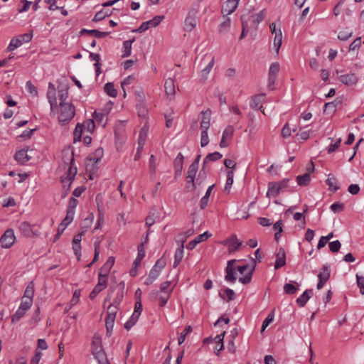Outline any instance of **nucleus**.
<instances>
[{
	"label": "nucleus",
	"mask_w": 364,
	"mask_h": 364,
	"mask_svg": "<svg viewBox=\"0 0 364 364\" xmlns=\"http://www.w3.org/2000/svg\"><path fill=\"white\" fill-rule=\"evenodd\" d=\"M156 159L154 155H151L149 158V170L151 172V175L154 176L156 173Z\"/></svg>",
	"instance_id": "nucleus-63"
},
{
	"label": "nucleus",
	"mask_w": 364,
	"mask_h": 364,
	"mask_svg": "<svg viewBox=\"0 0 364 364\" xmlns=\"http://www.w3.org/2000/svg\"><path fill=\"white\" fill-rule=\"evenodd\" d=\"M92 353L103 350L102 346V338L100 335L95 334L92 341L91 347Z\"/></svg>",
	"instance_id": "nucleus-21"
},
{
	"label": "nucleus",
	"mask_w": 364,
	"mask_h": 364,
	"mask_svg": "<svg viewBox=\"0 0 364 364\" xmlns=\"http://www.w3.org/2000/svg\"><path fill=\"white\" fill-rule=\"evenodd\" d=\"M124 297V287L117 290L116 297L114 299L112 304L119 305Z\"/></svg>",
	"instance_id": "nucleus-61"
},
{
	"label": "nucleus",
	"mask_w": 364,
	"mask_h": 364,
	"mask_svg": "<svg viewBox=\"0 0 364 364\" xmlns=\"http://www.w3.org/2000/svg\"><path fill=\"white\" fill-rule=\"evenodd\" d=\"M95 358L97 360L99 364H109L107 360L106 354L104 350L95 352L92 353Z\"/></svg>",
	"instance_id": "nucleus-42"
},
{
	"label": "nucleus",
	"mask_w": 364,
	"mask_h": 364,
	"mask_svg": "<svg viewBox=\"0 0 364 364\" xmlns=\"http://www.w3.org/2000/svg\"><path fill=\"white\" fill-rule=\"evenodd\" d=\"M74 215L75 210H67L66 216L60 223V226H62L61 232H63L65 228L73 221Z\"/></svg>",
	"instance_id": "nucleus-30"
},
{
	"label": "nucleus",
	"mask_w": 364,
	"mask_h": 364,
	"mask_svg": "<svg viewBox=\"0 0 364 364\" xmlns=\"http://www.w3.org/2000/svg\"><path fill=\"white\" fill-rule=\"evenodd\" d=\"M34 283L33 282H31L26 287L23 296L21 299V302L24 303L25 304L32 306L33 301V296H34Z\"/></svg>",
	"instance_id": "nucleus-7"
},
{
	"label": "nucleus",
	"mask_w": 364,
	"mask_h": 364,
	"mask_svg": "<svg viewBox=\"0 0 364 364\" xmlns=\"http://www.w3.org/2000/svg\"><path fill=\"white\" fill-rule=\"evenodd\" d=\"M280 70L279 64L277 62L272 63L269 69L268 75L277 77Z\"/></svg>",
	"instance_id": "nucleus-54"
},
{
	"label": "nucleus",
	"mask_w": 364,
	"mask_h": 364,
	"mask_svg": "<svg viewBox=\"0 0 364 364\" xmlns=\"http://www.w3.org/2000/svg\"><path fill=\"white\" fill-rule=\"evenodd\" d=\"M80 33L81 34L89 33L91 35H93L95 37H96L97 38H102L107 36L109 34V32H102V31H100L95 30V29L87 30L85 28H82L80 31Z\"/></svg>",
	"instance_id": "nucleus-31"
},
{
	"label": "nucleus",
	"mask_w": 364,
	"mask_h": 364,
	"mask_svg": "<svg viewBox=\"0 0 364 364\" xmlns=\"http://www.w3.org/2000/svg\"><path fill=\"white\" fill-rule=\"evenodd\" d=\"M81 124L83 126L84 131L86 130L87 132H88L90 133L93 132L95 127V121L92 119L85 121Z\"/></svg>",
	"instance_id": "nucleus-50"
},
{
	"label": "nucleus",
	"mask_w": 364,
	"mask_h": 364,
	"mask_svg": "<svg viewBox=\"0 0 364 364\" xmlns=\"http://www.w3.org/2000/svg\"><path fill=\"white\" fill-rule=\"evenodd\" d=\"M18 230L25 237H31L38 235V234H36L33 230L31 225H30L28 222L21 223L19 225Z\"/></svg>",
	"instance_id": "nucleus-16"
},
{
	"label": "nucleus",
	"mask_w": 364,
	"mask_h": 364,
	"mask_svg": "<svg viewBox=\"0 0 364 364\" xmlns=\"http://www.w3.org/2000/svg\"><path fill=\"white\" fill-rule=\"evenodd\" d=\"M200 114L203 115L200 122V129L208 130L210 125L211 114L212 112L210 109L202 111Z\"/></svg>",
	"instance_id": "nucleus-13"
},
{
	"label": "nucleus",
	"mask_w": 364,
	"mask_h": 364,
	"mask_svg": "<svg viewBox=\"0 0 364 364\" xmlns=\"http://www.w3.org/2000/svg\"><path fill=\"white\" fill-rule=\"evenodd\" d=\"M328 247L332 252H338L341 247V243L339 240H335L329 242Z\"/></svg>",
	"instance_id": "nucleus-60"
},
{
	"label": "nucleus",
	"mask_w": 364,
	"mask_h": 364,
	"mask_svg": "<svg viewBox=\"0 0 364 364\" xmlns=\"http://www.w3.org/2000/svg\"><path fill=\"white\" fill-rule=\"evenodd\" d=\"M286 264V252L283 247L279 249L276 255V261L274 264V269H278Z\"/></svg>",
	"instance_id": "nucleus-18"
},
{
	"label": "nucleus",
	"mask_w": 364,
	"mask_h": 364,
	"mask_svg": "<svg viewBox=\"0 0 364 364\" xmlns=\"http://www.w3.org/2000/svg\"><path fill=\"white\" fill-rule=\"evenodd\" d=\"M191 331H192V328H191V326H187L184 328V330L181 333V334H180V336H179V337H178V344H179V345H181V344L184 342V341H185V339H186V336H187L190 332H191Z\"/></svg>",
	"instance_id": "nucleus-56"
},
{
	"label": "nucleus",
	"mask_w": 364,
	"mask_h": 364,
	"mask_svg": "<svg viewBox=\"0 0 364 364\" xmlns=\"http://www.w3.org/2000/svg\"><path fill=\"white\" fill-rule=\"evenodd\" d=\"M265 101V94H259L252 97L250 107L253 109H258L261 104Z\"/></svg>",
	"instance_id": "nucleus-23"
},
{
	"label": "nucleus",
	"mask_w": 364,
	"mask_h": 364,
	"mask_svg": "<svg viewBox=\"0 0 364 364\" xmlns=\"http://www.w3.org/2000/svg\"><path fill=\"white\" fill-rule=\"evenodd\" d=\"M135 41V38H133L132 40L125 41L123 43V54L122 57L126 58L131 55L132 53V45L133 42Z\"/></svg>",
	"instance_id": "nucleus-34"
},
{
	"label": "nucleus",
	"mask_w": 364,
	"mask_h": 364,
	"mask_svg": "<svg viewBox=\"0 0 364 364\" xmlns=\"http://www.w3.org/2000/svg\"><path fill=\"white\" fill-rule=\"evenodd\" d=\"M21 45H22V43H21L20 38H12L8 48H7V50L9 51H12V50H15L16 48H18L19 46H21Z\"/></svg>",
	"instance_id": "nucleus-55"
},
{
	"label": "nucleus",
	"mask_w": 364,
	"mask_h": 364,
	"mask_svg": "<svg viewBox=\"0 0 364 364\" xmlns=\"http://www.w3.org/2000/svg\"><path fill=\"white\" fill-rule=\"evenodd\" d=\"M222 156H223V155L218 151H215V152H213L211 154H208L203 161V169H204V166L207 163H208L209 161H218V160L222 158Z\"/></svg>",
	"instance_id": "nucleus-33"
},
{
	"label": "nucleus",
	"mask_w": 364,
	"mask_h": 364,
	"mask_svg": "<svg viewBox=\"0 0 364 364\" xmlns=\"http://www.w3.org/2000/svg\"><path fill=\"white\" fill-rule=\"evenodd\" d=\"M201 130V136H200V145L202 147L207 146L209 143V138L208 135V130Z\"/></svg>",
	"instance_id": "nucleus-59"
},
{
	"label": "nucleus",
	"mask_w": 364,
	"mask_h": 364,
	"mask_svg": "<svg viewBox=\"0 0 364 364\" xmlns=\"http://www.w3.org/2000/svg\"><path fill=\"white\" fill-rule=\"evenodd\" d=\"M83 132H84L83 126L81 124L78 123L76 125V127H75V129L74 130V133H73L75 142L76 141L81 140V137H82V134Z\"/></svg>",
	"instance_id": "nucleus-51"
},
{
	"label": "nucleus",
	"mask_w": 364,
	"mask_h": 364,
	"mask_svg": "<svg viewBox=\"0 0 364 364\" xmlns=\"http://www.w3.org/2000/svg\"><path fill=\"white\" fill-rule=\"evenodd\" d=\"M342 105V100L339 98H336L334 101L331 102H327L324 105V112L326 110H330L334 112L336 110V107L341 106Z\"/></svg>",
	"instance_id": "nucleus-36"
},
{
	"label": "nucleus",
	"mask_w": 364,
	"mask_h": 364,
	"mask_svg": "<svg viewBox=\"0 0 364 364\" xmlns=\"http://www.w3.org/2000/svg\"><path fill=\"white\" fill-rule=\"evenodd\" d=\"M24 303L21 302V304L16 311V313L11 316V322L15 323L18 321L22 317L24 316L26 312L31 307L29 305L25 306Z\"/></svg>",
	"instance_id": "nucleus-14"
},
{
	"label": "nucleus",
	"mask_w": 364,
	"mask_h": 364,
	"mask_svg": "<svg viewBox=\"0 0 364 364\" xmlns=\"http://www.w3.org/2000/svg\"><path fill=\"white\" fill-rule=\"evenodd\" d=\"M250 16H252V15H250V13H246L241 16L242 33L240 36V40L244 38L246 36L247 33H248L247 18H249Z\"/></svg>",
	"instance_id": "nucleus-24"
},
{
	"label": "nucleus",
	"mask_w": 364,
	"mask_h": 364,
	"mask_svg": "<svg viewBox=\"0 0 364 364\" xmlns=\"http://www.w3.org/2000/svg\"><path fill=\"white\" fill-rule=\"evenodd\" d=\"M279 187L276 182H269L268 183V190L267 197L277 196L280 193Z\"/></svg>",
	"instance_id": "nucleus-29"
},
{
	"label": "nucleus",
	"mask_w": 364,
	"mask_h": 364,
	"mask_svg": "<svg viewBox=\"0 0 364 364\" xmlns=\"http://www.w3.org/2000/svg\"><path fill=\"white\" fill-rule=\"evenodd\" d=\"M234 128L232 126H228L223 133V138L230 140L233 136Z\"/></svg>",
	"instance_id": "nucleus-58"
},
{
	"label": "nucleus",
	"mask_w": 364,
	"mask_h": 364,
	"mask_svg": "<svg viewBox=\"0 0 364 364\" xmlns=\"http://www.w3.org/2000/svg\"><path fill=\"white\" fill-rule=\"evenodd\" d=\"M118 310L117 305L114 304H110L107 308V314L106 318L114 319L116 317V314Z\"/></svg>",
	"instance_id": "nucleus-45"
},
{
	"label": "nucleus",
	"mask_w": 364,
	"mask_h": 364,
	"mask_svg": "<svg viewBox=\"0 0 364 364\" xmlns=\"http://www.w3.org/2000/svg\"><path fill=\"white\" fill-rule=\"evenodd\" d=\"M198 169V166H196V164H191L188 168L186 178H192V177H196Z\"/></svg>",
	"instance_id": "nucleus-62"
},
{
	"label": "nucleus",
	"mask_w": 364,
	"mask_h": 364,
	"mask_svg": "<svg viewBox=\"0 0 364 364\" xmlns=\"http://www.w3.org/2000/svg\"><path fill=\"white\" fill-rule=\"evenodd\" d=\"M233 176H234V171L233 170H228L227 171V180L225 186V191L229 192L232 183H233Z\"/></svg>",
	"instance_id": "nucleus-46"
},
{
	"label": "nucleus",
	"mask_w": 364,
	"mask_h": 364,
	"mask_svg": "<svg viewBox=\"0 0 364 364\" xmlns=\"http://www.w3.org/2000/svg\"><path fill=\"white\" fill-rule=\"evenodd\" d=\"M338 79L342 83L348 86L354 85L358 81V77L354 73L341 75Z\"/></svg>",
	"instance_id": "nucleus-12"
},
{
	"label": "nucleus",
	"mask_w": 364,
	"mask_h": 364,
	"mask_svg": "<svg viewBox=\"0 0 364 364\" xmlns=\"http://www.w3.org/2000/svg\"><path fill=\"white\" fill-rule=\"evenodd\" d=\"M164 90L167 96H174L176 93L174 80L168 78L164 83Z\"/></svg>",
	"instance_id": "nucleus-22"
},
{
	"label": "nucleus",
	"mask_w": 364,
	"mask_h": 364,
	"mask_svg": "<svg viewBox=\"0 0 364 364\" xmlns=\"http://www.w3.org/2000/svg\"><path fill=\"white\" fill-rule=\"evenodd\" d=\"M230 24H231V20L229 17H227L224 21H223L220 25H219V27H218V31H219V33H225L227 32L230 27Z\"/></svg>",
	"instance_id": "nucleus-47"
},
{
	"label": "nucleus",
	"mask_w": 364,
	"mask_h": 364,
	"mask_svg": "<svg viewBox=\"0 0 364 364\" xmlns=\"http://www.w3.org/2000/svg\"><path fill=\"white\" fill-rule=\"evenodd\" d=\"M312 294V289H306L297 299V304L303 307L306 304L308 300L311 298Z\"/></svg>",
	"instance_id": "nucleus-26"
},
{
	"label": "nucleus",
	"mask_w": 364,
	"mask_h": 364,
	"mask_svg": "<svg viewBox=\"0 0 364 364\" xmlns=\"http://www.w3.org/2000/svg\"><path fill=\"white\" fill-rule=\"evenodd\" d=\"M16 241L13 229H7L0 238V245L3 248H10Z\"/></svg>",
	"instance_id": "nucleus-4"
},
{
	"label": "nucleus",
	"mask_w": 364,
	"mask_h": 364,
	"mask_svg": "<svg viewBox=\"0 0 364 364\" xmlns=\"http://www.w3.org/2000/svg\"><path fill=\"white\" fill-rule=\"evenodd\" d=\"M282 43V33L281 31V29H278V32L274 34V46L276 49L277 53H279V48Z\"/></svg>",
	"instance_id": "nucleus-38"
},
{
	"label": "nucleus",
	"mask_w": 364,
	"mask_h": 364,
	"mask_svg": "<svg viewBox=\"0 0 364 364\" xmlns=\"http://www.w3.org/2000/svg\"><path fill=\"white\" fill-rule=\"evenodd\" d=\"M210 236L211 234L208 231L198 235L194 240L188 242L187 245V248L191 250H193L198 243L205 241Z\"/></svg>",
	"instance_id": "nucleus-17"
},
{
	"label": "nucleus",
	"mask_w": 364,
	"mask_h": 364,
	"mask_svg": "<svg viewBox=\"0 0 364 364\" xmlns=\"http://www.w3.org/2000/svg\"><path fill=\"white\" fill-rule=\"evenodd\" d=\"M207 60L208 63L207 65L201 70L199 76V80L203 83L205 82L208 79V76L215 64V58L213 56L205 55L202 58V60Z\"/></svg>",
	"instance_id": "nucleus-5"
},
{
	"label": "nucleus",
	"mask_w": 364,
	"mask_h": 364,
	"mask_svg": "<svg viewBox=\"0 0 364 364\" xmlns=\"http://www.w3.org/2000/svg\"><path fill=\"white\" fill-rule=\"evenodd\" d=\"M252 15V26L257 29V25L262 21L266 16V11L264 9L260 11L257 14H253L251 11H248Z\"/></svg>",
	"instance_id": "nucleus-20"
},
{
	"label": "nucleus",
	"mask_w": 364,
	"mask_h": 364,
	"mask_svg": "<svg viewBox=\"0 0 364 364\" xmlns=\"http://www.w3.org/2000/svg\"><path fill=\"white\" fill-rule=\"evenodd\" d=\"M100 112L95 111L92 114V117L94 118V121L97 122L99 124H102L103 126L105 125V122H104V119L105 117V115L107 114Z\"/></svg>",
	"instance_id": "nucleus-49"
},
{
	"label": "nucleus",
	"mask_w": 364,
	"mask_h": 364,
	"mask_svg": "<svg viewBox=\"0 0 364 364\" xmlns=\"http://www.w3.org/2000/svg\"><path fill=\"white\" fill-rule=\"evenodd\" d=\"M140 315L139 314H132L129 319L125 323L124 328L127 330H130L133 326L137 322Z\"/></svg>",
	"instance_id": "nucleus-43"
},
{
	"label": "nucleus",
	"mask_w": 364,
	"mask_h": 364,
	"mask_svg": "<svg viewBox=\"0 0 364 364\" xmlns=\"http://www.w3.org/2000/svg\"><path fill=\"white\" fill-rule=\"evenodd\" d=\"M357 284L361 294H364V277L356 274Z\"/></svg>",
	"instance_id": "nucleus-64"
},
{
	"label": "nucleus",
	"mask_w": 364,
	"mask_h": 364,
	"mask_svg": "<svg viewBox=\"0 0 364 364\" xmlns=\"http://www.w3.org/2000/svg\"><path fill=\"white\" fill-rule=\"evenodd\" d=\"M15 159L19 164H23L31 159L30 156H28L26 151L20 150L17 151L14 156Z\"/></svg>",
	"instance_id": "nucleus-32"
},
{
	"label": "nucleus",
	"mask_w": 364,
	"mask_h": 364,
	"mask_svg": "<svg viewBox=\"0 0 364 364\" xmlns=\"http://www.w3.org/2000/svg\"><path fill=\"white\" fill-rule=\"evenodd\" d=\"M255 266H256V260L254 259L253 258H252V267H250V266L248 264H245V265H242V266H239L237 267V270L238 272H240V274H244L245 271H247V269H249V272L247 274H245L244 277H240L239 278V281L244 284H247L248 283H250L251 282V279H252V275L255 271Z\"/></svg>",
	"instance_id": "nucleus-3"
},
{
	"label": "nucleus",
	"mask_w": 364,
	"mask_h": 364,
	"mask_svg": "<svg viewBox=\"0 0 364 364\" xmlns=\"http://www.w3.org/2000/svg\"><path fill=\"white\" fill-rule=\"evenodd\" d=\"M171 294V293L165 291H152L150 293L149 296L151 300H159V305L161 306H164L166 304L168 300L169 299Z\"/></svg>",
	"instance_id": "nucleus-6"
},
{
	"label": "nucleus",
	"mask_w": 364,
	"mask_h": 364,
	"mask_svg": "<svg viewBox=\"0 0 364 364\" xmlns=\"http://www.w3.org/2000/svg\"><path fill=\"white\" fill-rule=\"evenodd\" d=\"M111 14H112V11H108V10H104V9H102V10L100 11L99 12H97V13L95 15V16H94V18H93L92 21H95V22H97V21H102V19H104L105 18H106V17H107V16H111Z\"/></svg>",
	"instance_id": "nucleus-44"
},
{
	"label": "nucleus",
	"mask_w": 364,
	"mask_h": 364,
	"mask_svg": "<svg viewBox=\"0 0 364 364\" xmlns=\"http://www.w3.org/2000/svg\"><path fill=\"white\" fill-rule=\"evenodd\" d=\"M32 4V2L31 1H27V0H21L20 1V4H19V7L18 11L19 13H23V12H25V11H27L29 8H30V6Z\"/></svg>",
	"instance_id": "nucleus-57"
},
{
	"label": "nucleus",
	"mask_w": 364,
	"mask_h": 364,
	"mask_svg": "<svg viewBox=\"0 0 364 364\" xmlns=\"http://www.w3.org/2000/svg\"><path fill=\"white\" fill-rule=\"evenodd\" d=\"M63 159L65 164L68 168L65 173L61 176V182L63 184L64 188H66L67 191H69L70 185L77 174V168L74 166L73 152L67 151L64 153Z\"/></svg>",
	"instance_id": "nucleus-1"
},
{
	"label": "nucleus",
	"mask_w": 364,
	"mask_h": 364,
	"mask_svg": "<svg viewBox=\"0 0 364 364\" xmlns=\"http://www.w3.org/2000/svg\"><path fill=\"white\" fill-rule=\"evenodd\" d=\"M311 181L310 173H306L304 175H299L296 177L297 183L301 186H307Z\"/></svg>",
	"instance_id": "nucleus-35"
},
{
	"label": "nucleus",
	"mask_w": 364,
	"mask_h": 364,
	"mask_svg": "<svg viewBox=\"0 0 364 364\" xmlns=\"http://www.w3.org/2000/svg\"><path fill=\"white\" fill-rule=\"evenodd\" d=\"M240 0H227L222 7V13L228 16L237 9Z\"/></svg>",
	"instance_id": "nucleus-10"
},
{
	"label": "nucleus",
	"mask_w": 364,
	"mask_h": 364,
	"mask_svg": "<svg viewBox=\"0 0 364 364\" xmlns=\"http://www.w3.org/2000/svg\"><path fill=\"white\" fill-rule=\"evenodd\" d=\"M236 262L235 259H232L228 262V264L225 269L226 275L225 277V279L228 282L233 283L236 280V277L235 276V268L234 264Z\"/></svg>",
	"instance_id": "nucleus-11"
},
{
	"label": "nucleus",
	"mask_w": 364,
	"mask_h": 364,
	"mask_svg": "<svg viewBox=\"0 0 364 364\" xmlns=\"http://www.w3.org/2000/svg\"><path fill=\"white\" fill-rule=\"evenodd\" d=\"M114 264V258L113 257H109L105 264L101 267L100 271L104 272L105 274H109Z\"/></svg>",
	"instance_id": "nucleus-40"
},
{
	"label": "nucleus",
	"mask_w": 364,
	"mask_h": 364,
	"mask_svg": "<svg viewBox=\"0 0 364 364\" xmlns=\"http://www.w3.org/2000/svg\"><path fill=\"white\" fill-rule=\"evenodd\" d=\"M228 246V251L230 253L237 251L242 245V242L240 241L235 235L231 236L225 243Z\"/></svg>",
	"instance_id": "nucleus-19"
},
{
	"label": "nucleus",
	"mask_w": 364,
	"mask_h": 364,
	"mask_svg": "<svg viewBox=\"0 0 364 364\" xmlns=\"http://www.w3.org/2000/svg\"><path fill=\"white\" fill-rule=\"evenodd\" d=\"M160 273L161 271L153 267L149 272L148 277L144 282V284L147 286L151 284L159 277Z\"/></svg>",
	"instance_id": "nucleus-27"
},
{
	"label": "nucleus",
	"mask_w": 364,
	"mask_h": 364,
	"mask_svg": "<svg viewBox=\"0 0 364 364\" xmlns=\"http://www.w3.org/2000/svg\"><path fill=\"white\" fill-rule=\"evenodd\" d=\"M331 271L329 266L325 264L321 269L320 272L318 274V282L317 284V289H321L324 286L325 283L329 279Z\"/></svg>",
	"instance_id": "nucleus-8"
},
{
	"label": "nucleus",
	"mask_w": 364,
	"mask_h": 364,
	"mask_svg": "<svg viewBox=\"0 0 364 364\" xmlns=\"http://www.w3.org/2000/svg\"><path fill=\"white\" fill-rule=\"evenodd\" d=\"M219 296L226 301H230L235 298L234 291L229 288H226L224 291H220L219 292Z\"/></svg>",
	"instance_id": "nucleus-28"
},
{
	"label": "nucleus",
	"mask_w": 364,
	"mask_h": 364,
	"mask_svg": "<svg viewBox=\"0 0 364 364\" xmlns=\"http://www.w3.org/2000/svg\"><path fill=\"white\" fill-rule=\"evenodd\" d=\"M47 97L50 106V114H55V108H57V102L55 97V89L53 84L49 82Z\"/></svg>",
	"instance_id": "nucleus-9"
},
{
	"label": "nucleus",
	"mask_w": 364,
	"mask_h": 364,
	"mask_svg": "<svg viewBox=\"0 0 364 364\" xmlns=\"http://www.w3.org/2000/svg\"><path fill=\"white\" fill-rule=\"evenodd\" d=\"M55 109L58 113V122L62 125L68 123L75 116V107L70 102H60L59 107L57 106V108H55V113H56Z\"/></svg>",
	"instance_id": "nucleus-2"
},
{
	"label": "nucleus",
	"mask_w": 364,
	"mask_h": 364,
	"mask_svg": "<svg viewBox=\"0 0 364 364\" xmlns=\"http://www.w3.org/2000/svg\"><path fill=\"white\" fill-rule=\"evenodd\" d=\"M184 242H183L181 245L176 249L175 255H174V262H173V267L176 268L181 262L183 257V248H184Z\"/></svg>",
	"instance_id": "nucleus-25"
},
{
	"label": "nucleus",
	"mask_w": 364,
	"mask_h": 364,
	"mask_svg": "<svg viewBox=\"0 0 364 364\" xmlns=\"http://www.w3.org/2000/svg\"><path fill=\"white\" fill-rule=\"evenodd\" d=\"M326 183L328 186L329 189L333 191V192L337 191L339 189V186H337V180L335 177H328Z\"/></svg>",
	"instance_id": "nucleus-48"
},
{
	"label": "nucleus",
	"mask_w": 364,
	"mask_h": 364,
	"mask_svg": "<svg viewBox=\"0 0 364 364\" xmlns=\"http://www.w3.org/2000/svg\"><path fill=\"white\" fill-rule=\"evenodd\" d=\"M107 275L108 274H105L100 271L98 274V282L97 285H100L102 288L105 289L107 285Z\"/></svg>",
	"instance_id": "nucleus-52"
},
{
	"label": "nucleus",
	"mask_w": 364,
	"mask_h": 364,
	"mask_svg": "<svg viewBox=\"0 0 364 364\" xmlns=\"http://www.w3.org/2000/svg\"><path fill=\"white\" fill-rule=\"evenodd\" d=\"M299 284L295 282V284L291 283H287L284 286V291L287 294H294L299 289Z\"/></svg>",
	"instance_id": "nucleus-37"
},
{
	"label": "nucleus",
	"mask_w": 364,
	"mask_h": 364,
	"mask_svg": "<svg viewBox=\"0 0 364 364\" xmlns=\"http://www.w3.org/2000/svg\"><path fill=\"white\" fill-rule=\"evenodd\" d=\"M225 331H224L223 333L220 334V335H218L215 336V341L216 343H218L219 346H220V348H215V354L216 355H218L219 352L220 350H222L224 348V346H223V338H224V336H225Z\"/></svg>",
	"instance_id": "nucleus-53"
},
{
	"label": "nucleus",
	"mask_w": 364,
	"mask_h": 364,
	"mask_svg": "<svg viewBox=\"0 0 364 364\" xmlns=\"http://www.w3.org/2000/svg\"><path fill=\"white\" fill-rule=\"evenodd\" d=\"M104 90L105 92L112 97H115L117 95V91L114 88L112 82H107L105 85Z\"/></svg>",
	"instance_id": "nucleus-41"
},
{
	"label": "nucleus",
	"mask_w": 364,
	"mask_h": 364,
	"mask_svg": "<svg viewBox=\"0 0 364 364\" xmlns=\"http://www.w3.org/2000/svg\"><path fill=\"white\" fill-rule=\"evenodd\" d=\"M196 11H192L188 13V16L185 19V23H184V29L186 31H191L196 25Z\"/></svg>",
	"instance_id": "nucleus-15"
},
{
	"label": "nucleus",
	"mask_w": 364,
	"mask_h": 364,
	"mask_svg": "<svg viewBox=\"0 0 364 364\" xmlns=\"http://www.w3.org/2000/svg\"><path fill=\"white\" fill-rule=\"evenodd\" d=\"M183 156L179 153L174 160V168L177 173H181L183 170Z\"/></svg>",
	"instance_id": "nucleus-39"
}]
</instances>
